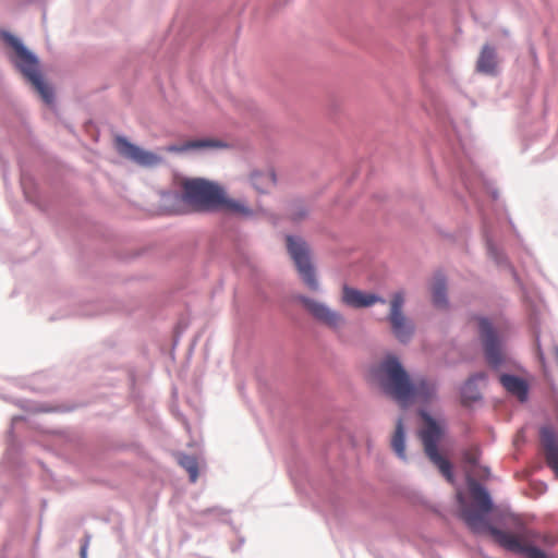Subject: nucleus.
<instances>
[{"label":"nucleus","instance_id":"f03ea898","mask_svg":"<svg viewBox=\"0 0 558 558\" xmlns=\"http://www.w3.org/2000/svg\"><path fill=\"white\" fill-rule=\"evenodd\" d=\"M376 377L384 392L403 408L415 400L427 401L436 391L434 383L429 380L417 379L411 381L395 356H388L379 364L376 369Z\"/></svg>","mask_w":558,"mask_h":558},{"label":"nucleus","instance_id":"9d476101","mask_svg":"<svg viewBox=\"0 0 558 558\" xmlns=\"http://www.w3.org/2000/svg\"><path fill=\"white\" fill-rule=\"evenodd\" d=\"M116 146L120 155L133 160L140 166L153 167L161 161L159 156L133 145L124 137H117Z\"/></svg>","mask_w":558,"mask_h":558},{"label":"nucleus","instance_id":"5701e85b","mask_svg":"<svg viewBox=\"0 0 558 558\" xmlns=\"http://www.w3.org/2000/svg\"><path fill=\"white\" fill-rule=\"evenodd\" d=\"M523 440H524V430H523V429H520V430L517 433V435H515V437H514V439H513V444H514V446H515V448H517V449H520L519 444H520V442H522Z\"/></svg>","mask_w":558,"mask_h":558},{"label":"nucleus","instance_id":"dca6fc26","mask_svg":"<svg viewBox=\"0 0 558 558\" xmlns=\"http://www.w3.org/2000/svg\"><path fill=\"white\" fill-rule=\"evenodd\" d=\"M433 303L437 307L447 305L446 280L442 275H436L432 283Z\"/></svg>","mask_w":558,"mask_h":558},{"label":"nucleus","instance_id":"6ab92c4d","mask_svg":"<svg viewBox=\"0 0 558 558\" xmlns=\"http://www.w3.org/2000/svg\"><path fill=\"white\" fill-rule=\"evenodd\" d=\"M430 462L438 468L441 474L446 477V480L450 483L453 482V475L451 472V463L448 461V456H428Z\"/></svg>","mask_w":558,"mask_h":558},{"label":"nucleus","instance_id":"f8f14e48","mask_svg":"<svg viewBox=\"0 0 558 558\" xmlns=\"http://www.w3.org/2000/svg\"><path fill=\"white\" fill-rule=\"evenodd\" d=\"M226 147V144L215 138H197L184 142L182 145H171L168 151L183 153L191 149H214Z\"/></svg>","mask_w":558,"mask_h":558},{"label":"nucleus","instance_id":"a211bd4d","mask_svg":"<svg viewBox=\"0 0 558 558\" xmlns=\"http://www.w3.org/2000/svg\"><path fill=\"white\" fill-rule=\"evenodd\" d=\"M179 464L189 473L190 481L195 483L198 478L199 470L197 456H180Z\"/></svg>","mask_w":558,"mask_h":558},{"label":"nucleus","instance_id":"f257e3e1","mask_svg":"<svg viewBox=\"0 0 558 558\" xmlns=\"http://www.w3.org/2000/svg\"><path fill=\"white\" fill-rule=\"evenodd\" d=\"M468 478L474 505H469L465 501L462 492H457V500L461 518L473 532L488 533L505 549L522 554L526 558H548L544 550L529 544L521 537L492 526L487 521V514L493 509L490 497L476 481L470 477V474H468Z\"/></svg>","mask_w":558,"mask_h":558},{"label":"nucleus","instance_id":"ddd939ff","mask_svg":"<svg viewBox=\"0 0 558 558\" xmlns=\"http://www.w3.org/2000/svg\"><path fill=\"white\" fill-rule=\"evenodd\" d=\"M500 383L509 393L515 396L521 402L527 399L529 386L524 379L514 375L502 374Z\"/></svg>","mask_w":558,"mask_h":558},{"label":"nucleus","instance_id":"1a4fd4ad","mask_svg":"<svg viewBox=\"0 0 558 558\" xmlns=\"http://www.w3.org/2000/svg\"><path fill=\"white\" fill-rule=\"evenodd\" d=\"M296 299L315 319L329 328L339 329L343 325L341 314L332 311L326 304L304 295H299Z\"/></svg>","mask_w":558,"mask_h":558},{"label":"nucleus","instance_id":"aec40b11","mask_svg":"<svg viewBox=\"0 0 558 558\" xmlns=\"http://www.w3.org/2000/svg\"><path fill=\"white\" fill-rule=\"evenodd\" d=\"M391 447L396 453H402L404 451V432L401 420L398 421L395 434L391 439Z\"/></svg>","mask_w":558,"mask_h":558},{"label":"nucleus","instance_id":"2eb2a0df","mask_svg":"<svg viewBox=\"0 0 558 558\" xmlns=\"http://www.w3.org/2000/svg\"><path fill=\"white\" fill-rule=\"evenodd\" d=\"M254 187L262 193L268 192L276 184V175L272 170L255 172L251 177Z\"/></svg>","mask_w":558,"mask_h":558},{"label":"nucleus","instance_id":"0eeeda50","mask_svg":"<svg viewBox=\"0 0 558 558\" xmlns=\"http://www.w3.org/2000/svg\"><path fill=\"white\" fill-rule=\"evenodd\" d=\"M421 440L425 453H439V447L446 439V425L441 420H436L425 412H421Z\"/></svg>","mask_w":558,"mask_h":558},{"label":"nucleus","instance_id":"20e7f679","mask_svg":"<svg viewBox=\"0 0 558 558\" xmlns=\"http://www.w3.org/2000/svg\"><path fill=\"white\" fill-rule=\"evenodd\" d=\"M0 36L5 41V44L13 49V61L16 68L34 86L45 102H52L53 93L41 77V74L38 70V59L31 51H28L16 37L10 33L0 32Z\"/></svg>","mask_w":558,"mask_h":558},{"label":"nucleus","instance_id":"393cba45","mask_svg":"<svg viewBox=\"0 0 558 558\" xmlns=\"http://www.w3.org/2000/svg\"><path fill=\"white\" fill-rule=\"evenodd\" d=\"M304 215H305V213H302V214H300V215L295 216V219H300V218H302Z\"/></svg>","mask_w":558,"mask_h":558},{"label":"nucleus","instance_id":"39448f33","mask_svg":"<svg viewBox=\"0 0 558 558\" xmlns=\"http://www.w3.org/2000/svg\"><path fill=\"white\" fill-rule=\"evenodd\" d=\"M287 247L305 286L311 291H318L319 283L311 263L310 251L306 243L300 238L288 235Z\"/></svg>","mask_w":558,"mask_h":558},{"label":"nucleus","instance_id":"412c9836","mask_svg":"<svg viewBox=\"0 0 558 558\" xmlns=\"http://www.w3.org/2000/svg\"><path fill=\"white\" fill-rule=\"evenodd\" d=\"M486 378V375L484 373H477L469 378V380L465 383L462 391V396L464 399H469V401H475L480 398V395L477 391H474V395L468 396V390L475 384L477 380H484ZM464 402H468V400H464Z\"/></svg>","mask_w":558,"mask_h":558},{"label":"nucleus","instance_id":"b1692460","mask_svg":"<svg viewBox=\"0 0 558 558\" xmlns=\"http://www.w3.org/2000/svg\"><path fill=\"white\" fill-rule=\"evenodd\" d=\"M470 457V463H474L475 462V456L474 454H471L469 456Z\"/></svg>","mask_w":558,"mask_h":558},{"label":"nucleus","instance_id":"9b49d317","mask_svg":"<svg viewBox=\"0 0 558 558\" xmlns=\"http://www.w3.org/2000/svg\"><path fill=\"white\" fill-rule=\"evenodd\" d=\"M342 302L349 306L360 308L371 306L377 302L384 304L385 300L375 294H366L360 290L344 286L342 290Z\"/></svg>","mask_w":558,"mask_h":558},{"label":"nucleus","instance_id":"4468645a","mask_svg":"<svg viewBox=\"0 0 558 558\" xmlns=\"http://www.w3.org/2000/svg\"><path fill=\"white\" fill-rule=\"evenodd\" d=\"M476 70L480 73L494 75L497 71V56L493 47L485 45L478 56Z\"/></svg>","mask_w":558,"mask_h":558},{"label":"nucleus","instance_id":"7ed1b4c3","mask_svg":"<svg viewBox=\"0 0 558 558\" xmlns=\"http://www.w3.org/2000/svg\"><path fill=\"white\" fill-rule=\"evenodd\" d=\"M182 191L184 203L195 211L223 210L239 216L252 215V209L244 203L228 197L219 184L205 179L185 180Z\"/></svg>","mask_w":558,"mask_h":558},{"label":"nucleus","instance_id":"f3484780","mask_svg":"<svg viewBox=\"0 0 558 558\" xmlns=\"http://www.w3.org/2000/svg\"><path fill=\"white\" fill-rule=\"evenodd\" d=\"M539 439L546 453H558V437L550 426H543L541 428Z\"/></svg>","mask_w":558,"mask_h":558},{"label":"nucleus","instance_id":"423d86ee","mask_svg":"<svg viewBox=\"0 0 558 558\" xmlns=\"http://www.w3.org/2000/svg\"><path fill=\"white\" fill-rule=\"evenodd\" d=\"M478 329L487 363L492 367L500 366L506 359L502 339L497 335L496 330L486 318L478 319Z\"/></svg>","mask_w":558,"mask_h":558},{"label":"nucleus","instance_id":"4be33fe9","mask_svg":"<svg viewBox=\"0 0 558 558\" xmlns=\"http://www.w3.org/2000/svg\"><path fill=\"white\" fill-rule=\"evenodd\" d=\"M546 464L555 472L558 477V456H546Z\"/></svg>","mask_w":558,"mask_h":558},{"label":"nucleus","instance_id":"6e6552de","mask_svg":"<svg viewBox=\"0 0 558 558\" xmlns=\"http://www.w3.org/2000/svg\"><path fill=\"white\" fill-rule=\"evenodd\" d=\"M403 305V293H395L390 301V312L388 315V320L391 325V330L393 335L401 342L408 341L413 333V325L402 312Z\"/></svg>","mask_w":558,"mask_h":558}]
</instances>
